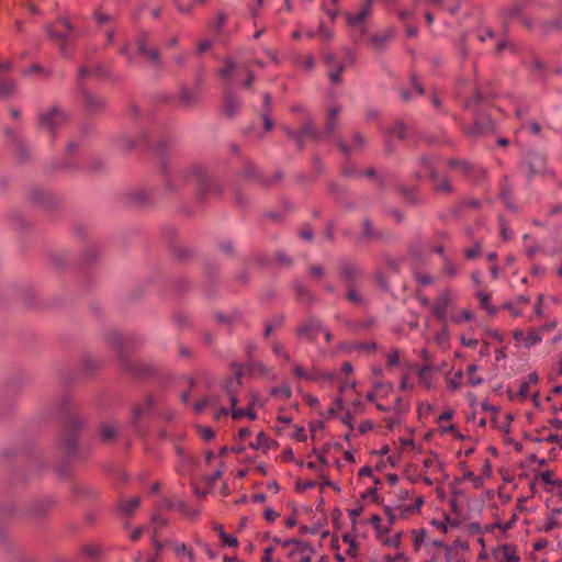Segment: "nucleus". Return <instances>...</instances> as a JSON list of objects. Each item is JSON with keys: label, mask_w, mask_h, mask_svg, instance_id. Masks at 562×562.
<instances>
[{"label": "nucleus", "mask_w": 562, "mask_h": 562, "mask_svg": "<svg viewBox=\"0 0 562 562\" xmlns=\"http://www.w3.org/2000/svg\"><path fill=\"white\" fill-rule=\"evenodd\" d=\"M140 498L137 496L131 497L130 499L122 501L120 508L125 515H132L135 509L139 506Z\"/></svg>", "instance_id": "f8f14e48"}, {"label": "nucleus", "mask_w": 562, "mask_h": 562, "mask_svg": "<svg viewBox=\"0 0 562 562\" xmlns=\"http://www.w3.org/2000/svg\"><path fill=\"white\" fill-rule=\"evenodd\" d=\"M241 386L240 381V372L236 371L229 379H227L224 382V391L226 392V395L228 397V406L223 407L221 406L217 408L215 404L213 403V415L216 417H221L223 415H226L232 412V417L234 419H239L244 416H247L249 419L254 420L257 418V414L251 407H247L246 409L243 408H236L237 404V393Z\"/></svg>", "instance_id": "f257e3e1"}, {"label": "nucleus", "mask_w": 562, "mask_h": 562, "mask_svg": "<svg viewBox=\"0 0 562 562\" xmlns=\"http://www.w3.org/2000/svg\"><path fill=\"white\" fill-rule=\"evenodd\" d=\"M342 70L344 66L338 64L336 68L329 71V78L331 79L333 82H339Z\"/></svg>", "instance_id": "7c9ffc66"}, {"label": "nucleus", "mask_w": 562, "mask_h": 562, "mask_svg": "<svg viewBox=\"0 0 562 562\" xmlns=\"http://www.w3.org/2000/svg\"><path fill=\"white\" fill-rule=\"evenodd\" d=\"M364 144H366V139H364L363 135H361L360 133H356L353 135L352 147H348L345 144H340L339 147L345 154H349L352 150L361 149L364 146Z\"/></svg>", "instance_id": "ddd939ff"}, {"label": "nucleus", "mask_w": 562, "mask_h": 562, "mask_svg": "<svg viewBox=\"0 0 562 562\" xmlns=\"http://www.w3.org/2000/svg\"><path fill=\"white\" fill-rule=\"evenodd\" d=\"M218 532V536L222 540V542L227 547H236L238 544V540L234 535H228L225 532L224 528L222 526H218L215 528Z\"/></svg>", "instance_id": "6ab92c4d"}, {"label": "nucleus", "mask_w": 562, "mask_h": 562, "mask_svg": "<svg viewBox=\"0 0 562 562\" xmlns=\"http://www.w3.org/2000/svg\"><path fill=\"white\" fill-rule=\"evenodd\" d=\"M371 428H372V423L369 420H366V422L361 423V425L359 426V431L361 434H366Z\"/></svg>", "instance_id": "de8ad7c7"}, {"label": "nucleus", "mask_w": 562, "mask_h": 562, "mask_svg": "<svg viewBox=\"0 0 562 562\" xmlns=\"http://www.w3.org/2000/svg\"><path fill=\"white\" fill-rule=\"evenodd\" d=\"M142 531H143V530H142V528H137V529H135V530L131 533V539H132L133 541L138 540V538H139V537H140V535H142Z\"/></svg>", "instance_id": "0e129e2a"}, {"label": "nucleus", "mask_w": 562, "mask_h": 562, "mask_svg": "<svg viewBox=\"0 0 562 562\" xmlns=\"http://www.w3.org/2000/svg\"><path fill=\"white\" fill-rule=\"evenodd\" d=\"M446 305H447V300L443 299L442 301H440L439 303H437L435 306H434V314L439 318V319H445L446 318Z\"/></svg>", "instance_id": "b1692460"}, {"label": "nucleus", "mask_w": 562, "mask_h": 562, "mask_svg": "<svg viewBox=\"0 0 562 562\" xmlns=\"http://www.w3.org/2000/svg\"><path fill=\"white\" fill-rule=\"evenodd\" d=\"M363 227H364V232H363L364 237H371L374 235V233L371 228V222L369 220H364Z\"/></svg>", "instance_id": "ea45409f"}, {"label": "nucleus", "mask_w": 562, "mask_h": 562, "mask_svg": "<svg viewBox=\"0 0 562 562\" xmlns=\"http://www.w3.org/2000/svg\"><path fill=\"white\" fill-rule=\"evenodd\" d=\"M398 362H400V352L397 350L391 352L387 356V363H389V366L394 367V366H397Z\"/></svg>", "instance_id": "c9c22d12"}, {"label": "nucleus", "mask_w": 562, "mask_h": 562, "mask_svg": "<svg viewBox=\"0 0 562 562\" xmlns=\"http://www.w3.org/2000/svg\"><path fill=\"white\" fill-rule=\"evenodd\" d=\"M187 181L193 186L201 199L209 194V168L207 165L194 164L187 172Z\"/></svg>", "instance_id": "f03ea898"}, {"label": "nucleus", "mask_w": 562, "mask_h": 562, "mask_svg": "<svg viewBox=\"0 0 562 562\" xmlns=\"http://www.w3.org/2000/svg\"><path fill=\"white\" fill-rule=\"evenodd\" d=\"M285 132L288 135L294 136L296 138L299 146H302V142L305 136H310L313 138H317L318 136L317 132L314 128V122L311 119L305 121L300 133L294 134L289 130H285Z\"/></svg>", "instance_id": "6e6552de"}, {"label": "nucleus", "mask_w": 562, "mask_h": 562, "mask_svg": "<svg viewBox=\"0 0 562 562\" xmlns=\"http://www.w3.org/2000/svg\"><path fill=\"white\" fill-rule=\"evenodd\" d=\"M539 476L548 485H555L557 484V481L553 480L552 473L550 471L542 472V473L539 474Z\"/></svg>", "instance_id": "72a5a7b5"}, {"label": "nucleus", "mask_w": 562, "mask_h": 562, "mask_svg": "<svg viewBox=\"0 0 562 562\" xmlns=\"http://www.w3.org/2000/svg\"><path fill=\"white\" fill-rule=\"evenodd\" d=\"M233 30L227 25V16L225 13H217L213 20V44L224 45L232 35Z\"/></svg>", "instance_id": "20e7f679"}, {"label": "nucleus", "mask_w": 562, "mask_h": 562, "mask_svg": "<svg viewBox=\"0 0 562 562\" xmlns=\"http://www.w3.org/2000/svg\"><path fill=\"white\" fill-rule=\"evenodd\" d=\"M321 331H323V324L316 318L307 321L297 330L300 335L306 337L310 341H314Z\"/></svg>", "instance_id": "423d86ee"}, {"label": "nucleus", "mask_w": 562, "mask_h": 562, "mask_svg": "<svg viewBox=\"0 0 562 562\" xmlns=\"http://www.w3.org/2000/svg\"><path fill=\"white\" fill-rule=\"evenodd\" d=\"M257 349V345L255 342H249L246 347L247 353L250 357Z\"/></svg>", "instance_id": "680f3d73"}, {"label": "nucleus", "mask_w": 562, "mask_h": 562, "mask_svg": "<svg viewBox=\"0 0 562 562\" xmlns=\"http://www.w3.org/2000/svg\"><path fill=\"white\" fill-rule=\"evenodd\" d=\"M529 127H530V131H531L533 134H539V133H540V131H541V126H540V124H539V123H537V122H532V123L529 125Z\"/></svg>", "instance_id": "5fc2aeb1"}, {"label": "nucleus", "mask_w": 562, "mask_h": 562, "mask_svg": "<svg viewBox=\"0 0 562 562\" xmlns=\"http://www.w3.org/2000/svg\"><path fill=\"white\" fill-rule=\"evenodd\" d=\"M462 344H463L464 346H467V347L476 348V347H477V345H479V341H477V339H475V338H469V339H467V338H464V337H463V338H462Z\"/></svg>", "instance_id": "c03bdc74"}, {"label": "nucleus", "mask_w": 562, "mask_h": 562, "mask_svg": "<svg viewBox=\"0 0 562 562\" xmlns=\"http://www.w3.org/2000/svg\"><path fill=\"white\" fill-rule=\"evenodd\" d=\"M396 31L394 27L389 26L385 30L375 33L371 36L370 43L376 50H383L387 43L395 37Z\"/></svg>", "instance_id": "39448f33"}, {"label": "nucleus", "mask_w": 562, "mask_h": 562, "mask_svg": "<svg viewBox=\"0 0 562 562\" xmlns=\"http://www.w3.org/2000/svg\"><path fill=\"white\" fill-rule=\"evenodd\" d=\"M468 383L472 386H477L483 383V378L474 374L469 378Z\"/></svg>", "instance_id": "37998d69"}, {"label": "nucleus", "mask_w": 562, "mask_h": 562, "mask_svg": "<svg viewBox=\"0 0 562 562\" xmlns=\"http://www.w3.org/2000/svg\"><path fill=\"white\" fill-rule=\"evenodd\" d=\"M211 482L209 477H205L201 483L193 482V491L198 497H205L209 493V486Z\"/></svg>", "instance_id": "f3484780"}, {"label": "nucleus", "mask_w": 562, "mask_h": 562, "mask_svg": "<svg viewBox=\"0 0 562 562\" xmlns=\"http://www.w3.org/2000/svg\"><path fill=\"white\" fill-rule=\"evenodd\" d=\"M371 473H372V470H371V468H369V467H362V468L359 470V475H360V476H369V475H371Z\"/></svg>", "instance_id": "6e6d98bb"}, {"label": "nucleus", "mask_w": 562, "mask_h": 562, "mask_svg": "<svg viewBox=\"0 0 562 562\" xmlns=\"http://www.w3.org/2000/svg\"><path fill=\"white\" fill-rule=\"evenodd\" d=\"M374 0H367L364 5L355 14L346 13L345 18L350 26H357L363 22L371 13V7Z\"/></svg>", "instance_id": "0eeeda50"}, {"label": "nucleus", "mask_w": 562, "mask_h": 562, "mask_svg": "<svg viewBox=\"0 0 562 562\" xmlns=\"http://www.w3.org/2000/svg\"><path fill=\"white\" fill-rule=\"evenodd\" d=\"M537 382L538 375L536 373H530L524 380H521L517 392L519 398H527L530 393L531 385H535Z\"/></svg>", "instance_id": "1a4fd4ad"}, {"label": "nucleus", "mask_w": 562, "mask_h": 562, "mask_svg": "<svg viewBox=\"0 0 562 562\" xmlns=\"http://www.w3.org/2000/svg\"><path fill=\"white\" fill-rule=\"evenodd\" d=\"M220 250H222L225 255L229 256L233 252L234 246L231 241H222L218 244Z\"/></svg>", "instance_id": "2f4dec72"}, {"label": "nucleus", "mask_w": 562, "mask_h": 562, "mask_svg": "<svg viewBox=\"0 0 562 562\" xmlns=\"http://www.w3.org/2000/svg\"><path fill=\"white\" fill-rule=\"evenodd\" d=\"M301 236H302L304 239L310 240V239H312V237H313V232H312L310 228H307V229H303V231L301 232Z\"/></svg>", "instance_id": "bf43d9fd"}, {"label": "nucleus", "mask_w": 562, "mask_h": 562, "mask_svg": "<svg viewBox=\"0 0 562 562\" xmlns=\"http://www.w3.org/2000/svg\"><path fill=\"white\" fill-rule=\"evenodd\" d=\"M507 12L510 16H515V15L519 14L520 8L518 5H513L512 8L508 9Z\"/></svg>", "instance_id": "e2e57ef3"}, {"label": "nucleus", "mask_w": 562, "mask_h": 562, "mask_svg": "<svg viewBox=\"0 0 562 562\" xmlns=\"http://www.w3.org/2000/svg\"><path fill=\"white\" fill-rule=\"evenodd\" d=\"M239 108H240V102L237 99H235L233 97H227L224 108H223V113L227 117L232 119L237 113Z\"/></svg>", "instance_id": "9b49d317"}, {"label": "nucleus", "mask_w": 562, "mask_h": 562, "mask_svg": "<svg viewBox=\"0 0 562 562\" xmlns=\"http://www.w3.org/2000/svg\"><path fill=\"white\" fill-rule=\"evenodd\" d=\"M274 355H277L279 358H281L282 360H284L285 362L290 363L291 362V356L289 355V352H286L283 348V346L279 342H276L273 345V348H272Z\"/></svg>", "instance_id": "5701e85b"}, {"label": "nucleus", "mask_w": 562, "mask_h": 562, "mask_svg": "<svg viewBox=\"0 0 562 562\" xmlns=\"http://www.w3.org/2000/svg\"><path fill=\"white\" fill-rule=\"evenodd\" d=\"M263 515L268 521H274L278 516V514L272 508H266Z\"/></svg>", "instance_id": "79ce46f5"}, {"label": "nucleus", "mask_w": 562, "mask_h": 562, "mask_svg": "<svg viewBox=\"0 0 562 562\" xmlns=\"http://www.w3.org/2000/svg\"><path fill=\"white\" fill-rule=\"evenodd\" d=\"M319 34L325 40H330L334 36L333 32L323 24L319 26Z\"/></svg>", "instance_id": "58836bf2"}, {"label": "nucleus", "mask_w": 562, "mask_h": 562, "mask_svg": "<svg viewBox=\"0 0 562 562\" xmlns=\"http://www.w3.org/2000/svg\"><path fill=\"white\" fill-rule=\"evenodd\" d=\"M393 409H394V412H395L396 414H401V413H403V412L405 411L404 406L402 405V401H401V398H397V400L395 401V404H394Z\"/></svg>", "instance_id": "603ef678"}, {"label": "nucleus", "mask_w": 562, "mask_h": 562, "mask_svg": "<svg viewBox=\"0 0 562 562\" xmlns=\"http://www.w3.org/2000/svg\"><path fill=\"white\" fill-rule=\"evenodd\" d=\"M481 252V246L479 244L474 245L471 249H468L465 251V256L469 258V259H474L476 258Z\"/></svg>", "instance_id": "f704fd0d"}, {"label": "nucleus", "mask_w": 562, "mask_h": 562, "mask_svg": "<svg viewBox=\"0 0 562 562\" xmlns=\"http://www.w3.org/2000/svg\"><path fill=\"white\" fill-rule=\"evenodd\" d=\"M60 117H61V114L58 111L53 110L50 113L41 115V125L43 127H47V128L52 130L54 121L58 120Z\"/></svg>", "instance_id": "a211bd4d"}, {"label": "nucleus", "mask_w": 562, "mask_h": 562, "mask_svg": "<svg viewBox=\"0 0 562 562\" xmlns=\"http://www.w3.org/2000/svg\"><path fill=\"white\" fill-rule=\"evenodd\" d=\"M501 553H502V558L506 562H519L520 561L519 557L516 553L515 548H513L512 546L503 544L501 547Z\"/></svg>", "instance_id": "dca6fc26"}, {"label": "nucleus", "mask_w": 562, "mask_h": 562, "mask_svg": "<svg viewBox=\"0 0 562 562\" xmlns=\"http://www.w3.org/2000/svg\"><path fill=\"white\" fill-rule=\"evenodd\" d=\"M385 422L387 423V427L390 429H394V427L400 424V419L398 418H394V417H386L385 418Z\"/></svg>", "instance_id": "8fccbe9b"}, {"label": "nucleus", "mask_w": 562, "mask_h": 562, "mask_svg": "<svg viewBox=\"0 0 562 562\" xmlns=\"http://www.w3.org/2000/svg\"><path fill=\"white\" fill-rule=\"evenodd\" d=\"M196 100V97L194 95H190L188 92H183L181 93V102L186 105V106H191L194 104Z\"/></svg>", "instance_id": "473e14b6"}, {"label": "nucleus", "mask_w": 562, "mask_h": 562, "mask_svg": "<svg viewBox=\"0 0 562 562\" xmlns=\"http://www.w3.org/2000/svg\"><path fill=\"white\" fill-rule=\"evenodd\" d=\"M254 501L256 503H263L266 501V495L263 493L256 494L254 496Z\"/></svg>", "instance_id": "774afa93"}, {"label": "nucleus", "mask_w": 562, "mask_h": 562, "mask_svg": "<svg viewBox=\"0 0 562 562\" xmlns=\"http://www.w3.org/2000/svg\"><path fill=\"white\" fill-rule=\"evenodd\" d=\"M15 91V85L14 82L12 81H3L1 85H0V93L3 95V97H9L11 95L12 93H14Z\"/></svg>", "instance_id": "393cba45"}, {"label": "nucleus", "mask_w": 562, "mask_h": 562, "mask_svg": "<svg viewBox=\"0 0 562 562\" xmlns=\"http://www.w3.org/2000/svg\"><path fill=\"white\" fill-rule=\"evenodd\" d=\"M542 300H543V297H542V295H540V296L538 297V302H537L536 307H535V313H536L537 315H541V314H542V308H541Z\"/></svg>", "instance_id": "4d7b16f0"}, {"label": "nucleus", "mask_w": 562, "mask_h": 562, "mask_svg": "<svg viewBox=\"0 0 562 562\" xmlns=\"http://www.w3.org/2000/svg\"><path fill=\"white\" fill-rule=\"evenodd\" d=\"M446 10H448L451 14H454L459 11L460 4L458 2H453L452 4H443Z\"/></svg>", "instance_id": "49530a36"}, {"label": "nucleus", "mask_w": 562, "mask_h": 562, "mask_svg": "<svg viewBox=\"0 0 562 562\" xmlns=\"http://www.w3.org/2000/svg\"><path fill=\"white\" fill-rule=\"evenodd\" d=\"M265 439H266V438H265L263 432H260V434L258 435L257 442H256V443H251V446H252L254 448H256V449H260L261 447H263V446H265V443L262 442Z\"/></svg>", "instance_id": "09e8293b"}, {"label": "nucleus", "mask_w": 562, "mask_h": 562, "mask_svg": "<svg viewBox=\"0 0 562 562\" xmlns=\"http://www.w3.org/2000/svg\"><path fill=\"white\" fill-rule=\"evenodd\" d=\"M138 50L140 54L146 55L153 63H156L158 60V52L156 49L147 52L144 44L140 43L138 46Z\"/></svg>", "instance_id": "c85d7f7f"}, {"label": "nucleus", "mask_w": 562, "mask_h": 562, "mask_svg": "<svg viewBox=\"0 0 562 562\" xmlns=\"http://www.w3.org/2000/svg\"><path fill=\"white\" fill-rule=\"evenodd\" d=\"M348 299H349L350 301H352V302H357V303H358V302H360V297H359V295H358V294L356 293V291H353V290L349 291V293H348Z\"/></svg>", "instance_id": "052dcab7"}, {"label": "nucleus", "mask_w": 562, "mask_h": 562, "mask_svg": "<svg viewBox=\"0 0 562 562\" xmlns=\"http://www.w3.org/2000/svg\"><path fill=\"white\" fill-rule=\"evenodd\" d=\"M494 37V33L491 29H484L480 32L479 34V38L482 41V42H485L487 41L488 38H493Z\"/></svg>", "instance_id": "4c0bfd02"}, {"label": "nucleus", "mask_w": 562, "mask_h": 562, "mask_svg": "<svg viewBox=\"0 0 562 562\" xmlns=\"http://www.w3.org/2000/svg\"><path fill=\"white\" fill-rule=\"evenodd\" d=\"M178 10L181 13L188 14L191 13L200 3L204 2L205 0H194L190 3H184L181 0H176Z\"/></svg>", "instance_id": "412c9836"}, {"label": "nucleus", "mask_w": 562, "mask_h": 562, "mask_svg": "<svg viewBox=\"0 0 562 562\" xmlns=\"http://www.w3.org/2000/svg\"><path fill=\"white\" fill-rule=\"evenodd\" d=\"M341 370H342V372H345L346 374H349V373L352 371V366H351V363H349V362L344 363V364H342V367H341Z\"/></svg>", "instance_id": "69168bd1"}, {"label": "nucleus", "mask_w": 562, "mask_h": 562, "mask_svg": "<svg viewBox=\"0 0 562 562\" xmlns=\"http://www.w3.org/2000/svg\"><path fill=\"white\" fill-rule=\"evenodd\" d=\"M236 68L235 63L232 59H226L224 67L218 69V74L223 78H227Z\"/></svg>", "instance_id": "4be33fe9"}, {"label": "nucleus", "mask_w": 562, "mask_h": 562, "mask_svg": "<svg viewBox=\"0 0 562 562\" xmlns=\"http://www.w3.org/2000/svg\"><path fill=\"white\" fill-rule=\"evenodd\" d=\"M445 272L451 274V276H454L457 273V268L451 265L450 262H446L445 263Z\"/></svg>", "instance_id": "3c124183"}, {"label": "nucleus", "mask_w": 562, "mask_h": 562, "mask_svg": "<svg viewBox=\"0 0 562 562\" xmlns=\"http://www.w3.org/2000/svg\"><path fill=\"white\" fill-rule=\"evenodd\" d=\"M341 112L340 106H331L328 110L327 119H326V131L328 134L333 133L338 126V116Z\"/></svg>", "instance_id": "9d476101"}, {"label": "nucleus", "mask_w": 562, "mask_h": 562, "mask_svg": "<svg viewBox=\"0 0 562 562\" xmlns=\"http://www.w3.org/2000/svg\"><path fill=\"white\" fill-rule=\"evenodd\" d=\"M477 297L484 308H488L490 296L483 292L477 293Z\"/></svg>", "instance_id": "a19ab883"}, {"label": "nucleus", "mask_w": 562, "mask_h": 562, "mask_svg": "<svg viewBox=\"0 0 562 562\" xmlns=\"http://www.w3.org/2000/svg\"><path fill=\"white\" fill-rule=\"evenodd\" d=\"M413 386L408 383V376L404 375L400 383V390L406 391L408 389H412Z\"/></svg>", "instance_id": "a18cd8bd"}, {"label": "nucleus", "mask_w": 562, "mask_h": 562, "mask_svg": "<svg viewBox=\"0 0 562 562\" xmlns=\"http://www.w3.org/2000/svg\"><path fill=\"white\" fill-rule=\"evenodd\" d=\"M342 541L349 544L347 552L351 555H356L358 549L357 542L348 535L342 536Z\"/></svg>", "instance_id": "bb28decb"}, {"label": "nucleus", "mask_w": 562, "mask_h": 562, "mask_svg": "<svg viewBox=\"0 0 562 562\" xmlns=\"http://www.w3.org/2000/svg\"><path fill=\"white\" fill-rule=\"evenodd\" d=\"M477 366L476 364H470L467 369V372L470 376L474 375V373L477 371Z\"/></svg>", "instance_id": "338daca9"}, {"label": "nucleus", "mask_w": 562, "mask_h": 562, "mask_svg": "<svg viewBox=\"0 0 562 562\" xmlns=\"http://www.w3.org/2000/svg\"><path fill=\"white\" fill-rule=\"evenodd\" d=\"M453 322L462 323L471 319V312L469 310H462L457 315L453 316Z\"/></svg>", "instance_id": "c756f323"}, {"label": "nucleus", "mask_w": 562, "mask_h": 562, "mask_svg": "<svg viewBox=\"0 0 562 562\" xmlns=\"http://www.w3.org/2000/svg\"><path fill=\"white\" fill-rule=\"evenodd\" d=\"M504 308L509 310L513 313L514 316H520L521 315V313L518 310L514 308L510 303L504 304Z\"/></svg>", "instance_id": "13d9d810"}, {"label": "nucleus", "mask_w": 562, "mask_h": 562, "mask_svg": "<svg viewBox=\"0 0 562 562\" xmlns=\"http://www.w3.org/2000/svg\"><path fill=\"white\" fill-rule=\"evenodd\" d=\"M462 380H463V373L460 370V371H457L456 373H453L452 375H448L446 378V383H447V386L449 390L456 391L459 387H461Z\"/></svg>", "instance_id": "4468645a"}, {"label": "nucleus", "mask_w": 562, "mask_h": 562, "mask_svg": "<svg viewBox=\"0 0 562 562\" xmlns=\"http://www.w3.org/2000/svg\"><path fill=\"white\" fill-rule=\"evenodd\" d=\"M151 522L154 524L155 528H161L167 524V519L161 517L160 515H155L151 519Z\"/></svg>", "instance_id": "e433bc0d"}, {"label": "nucleus", "mask_w": 562, "mask_h": 562, "mask_svg": "<svg viewBox=\"0 0 562 562\" xmlns=\"http://www.w3.org/2000/svg\"><path fill=\"white\" fill-rule=\"evenodd\" d=\"M400 442H401L402 447H413V448L415 447V442L412 439L401 438Z\"/></svg>", "instance_id": "864d4df0"}, {"label": "nucleus", "mask_w": 562, "mask_h": 562, "mask_svg": "<svg viewBox=\"0 0 562 562\" xmlns=\"http://www.w3.org/2000/svg\"><path fill=\"white\" fill-rule=\"evenodd\" d=\"M293 370H294L295 375L300 379H305V380H314L315 379V376L313 374H310L308 372H306L304 370V368L301 367L300 364L294 366Z\"/></svg>", "instance_id": "cd10ccee"}, {"label": "nucleus", "mask_w": 562, "mask_h": 562, "mask_svg": "<svg viewBox=\"0 0 562 562\" xmlns=\"http://www.w3.org/2000/svg\"><path fill=\"white\" fill-rule=\"evenodd\" d=\"M115 431L116 429L113 425H103L101 427V436L106 440L112 439L115 435Z\"/></svg>", "instance_id": "a878e982"}, {"label": "nucleus", "mask_w": 562, "mask_h": 562, "mask_svg": "<svg viewBox=\"0 0 562 562\" xmlns=\"http://www.w3.org/2000/svg\"><path fill=\"white\" fill-rule=\"evenodd\" d=\"M541 341V336L537 330H531L527 335L524 334L521 342L526 348H530Z\"/></svg>", "instance_id": "aec40b11"}, {"label": "nucleus", "mask_w": 562, "mask_h": 562, "mask_svg": "<svg viewBox=\"0 0 562 562\" xmlns=\"http://www.w3.org/2000/svg\"><path fill=\"white\" fill-rule=\"evenodd\" d=\"M173 551L178 555V558L181 560V562H193V555L192 552L187 549V547L183 543H176L173 546Z\"/></svg>", "instance_id": "2eb2a0df"}, {"label": "nucleus", "mask_w": 562, "mask_h": 562, "mask_svg": "<svg viewBox=\"0 0 562 562\" xmlns=\"http://www.w3.org/2000/svg\"><path fill=\"white\" fill-rule=\"evenodd\" d=\"M278 542L281 543L283 548H290L288 555L292 560V562L312 561L314 555V549L310 543L297 540H286L283 542L278 540Z\"/></svg>", "instance_id": "7ed1b4c3"}]
</instances>
